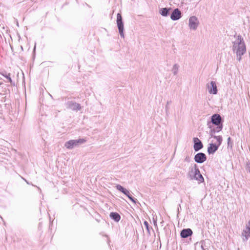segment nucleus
<instances>
[{
	"label": "nucleus",
	"instance_id": "16",
	"mask_svg": "<svg viewBox=\"0 0 250 250\" xmlns=\"http://www.w3.org/2000/svg\"><path fill=\"white\" fill-rule=\"evenodd\" d=\"M125 195H126L128 198L132 201L133 203H136L135 199L131 196L129 191L127 189H125L124 192H123Z\"/></svg>",
	"mask_w": 250,
	"mask_h": 250
},
{
	"label": "nucleus",
	"instance_id": "13",
	"mask_svg": "<svg viewBox=\"0 0 250 250\" xmlns=\"http://www.w3.org/2000/svg\"><path fill=\"white\" fill-rule=\"evenodd\" d=\"M110 217L116 222H118L120 219V215L117 212H111Z\"/></svg>",
	"mask_w": 250,
	"mask_h": 250
},
{
	"label": "nucleus",
	"instance_id": "19",
	"mask_svg": "<svg viewBox=\"0 0 250 250\" xmlns=\"http://www.w3.org/2000/svg\"><path fill=\"white\" fill-rule=\"evenodd\" d=\"M116 188H117V189H118L119 190L121 191L122 192H123L125 190V188H123L122 186H121L120 185H118L116 186Z\"/></svg>",
	"mask_w": 250,
	"mask_h": 250
},
{
	"label": "nucleus",
	"instance_id": "23",
	"mask_svg": "<svg viewBox=\"0 0 250 250\" xmlns=\"http://www.w3.org/2000/svg\"><path fill=\"white\" fill-rule=\"evenodd\" d=\"M219 128H220V129H222V126L220 127Z\"/></svg>",
	"mask_w": 250,
	"mask_h": 250
},
{
	"label": "nucleus",
	"instance_id": "2",
	"mask_svg": "<svg viewBox=\"0 0 250 250\" xmlns=\"http://www.w3.org/2000/svg\"><path fill=\"white\" fill-rule=\"evenodd\" d=\"M86 142L84 139H80L77 140H72L67 142L65 144V146L68 149L72 148L74 146L83 144Z\"/></svg>",
	"mask_w": 250,
	"mask_h": 250
},
{
	"label": "nucleus",
	"instance_id": "7",
	"mask_svg": "<svg viewBox=\"0 0 250 250\" xmlns=\"http://www.w3.org/2000/svg\"><path fill=\"white\" fill-rule=\"evenodd\" d=\"M221 122V117L220 115L215 114L211 117V122L216 125H218Z\"/></svg>",
	"mask_w": 250,
	"mask_h": 250
},
{
	"label": "nucleus",
	"instance_id": "8",
	"mask_svg": "<svg viewBox=\"0 0 250 250\" xmlns=\"http://www.w3.org/2000/svg\"><path fill=\"white\" fill-rule=\"evenodd\" d=\"M181 17V13L180 11L178 9H175L173 11L171 15V19L172 20L175 21L179 19Z\"/></svg>",
	"mask_w": 250,
	"mask_h": 250
},
{
	"label": "nucleus",
	"instance_id": "6",
	"mask_svg": "<svg viewBox=\"0 0 250 250\" xmlns=\"http://www.w3.org/2000/svg\"><path fill=\"white\" fill-rule=\"evenodd\" d=\"M206 156L203 153H198L195 155L194 159L198 163H202L206 160Z\"/></svg>",
	"mask_w": 250,
	"mask_h": 250
},
{
	"label": "nucleus",
	"instance_id": "9",
	"mask_svg": "<svg viewBox=\"0 0 250 250\" xmlns=\"http://www.w3.org/2000/svg\"><path fill=\"white\" fill-rule=\"evenodd\" d=\"M210 84L211 86L208 87L209 92L210 94H216L217 92V89L215 83L214 82L211 81Z\"/></svg>",
	"mask_w": 250,
	"mask_h": 250
},
{
	"label": "nucleus",
	"instance_id": "12",
	"mask_svg": "<svg viewBox=\"0 0 250 250\" xmlns=\"http://www.w3.org/2000/svg\"><path fill=\"white\" fill-rule=\"evenodd\" d=\"M218 146L213 144H210L208 148V151L209 154H212L215 152L218 149Z\"/></svg>",
	"mask_w": 250,
	"mask_h": 250
},
{
	"label": "nucleus",
	"instance_id": "15",
	"mask_svg": "<svg viewBox=\"0 0 250 250\" xmlns=\"http://www.w3.org/2000/svg\"><path fill=\"white\" fill-rule=\"evenodd\" d=\"M203 147V145L201 142H200L198 143H195L194 144V149L196 151H197L202 148Z\"/></svg>",
	"mask_w": 250,
	"mask_h": 250
},
{
	"label": "nucleus",
	"instance_id": "18",
	"mask_svg": "<svg viewBox=\"0 0 250 250\" xmlns=\"http://www.w3.org/2000/svg\"><path fill=\"white\" fill-rule=\"evenodd\" d=\"M214 138H215L218 143V146H219L222 141V137L220 136H214Z\"/></svg>",
	"mask_w": 250,
	"mask_h": 250
},
{
	"label": "nucleus",
	"instance_id": "3",
	"mask_svg": "<svg viewBox=\"0 0 250 250\" xmlns=\"http://www.w3.org/2000/svg\"><path fill=\"white\" fill-rule=\"evenodd\" d=\"M190 172L194 174V178L196 180L199 182H202L204 181V178L201 174L200 170L196 166L193 168L191 169Z\"/></svg>",
	"mask_w": 250,
	"mask_h": 250
},
{
	"label": "nucleus",
	"instance_id": "22",
	"mask_svg": "<svg viewBox=\"0 0 250 250\" xmlns=\"http://www.w3.org/2000/svg\"><path fill=\"white\" fill-rule=\"evenodd\" d=\"M144 224H145V225L147 228L148 227V223H147L146 221H145V222H144Z\"/></svg>",
	"mask_w": 250,
	"mask_h": 250
},
{
	"label": "nucleus",
	"instance_id": "1",
	"mask_svg": "<svg viewBox=\"0 0 250 250\" xmlns=\"http://www.w3.org/2000/svg\"><path fill=\"white\" fill-rule=\"evenodd\" d=\"M233 51L236 54L238 60H240L241 56L246 52V46L243 39L239 36L234 42L233 46Z\"/></svg>",
	"mask_w": 250,
	"mask_h": 250
},
{
	"label": "nucleus",
	"instance_id": "4",
	"mask_svg": "<svg viewBox=\"0 0 250 250\" xmlns=\"http://www.w3.org/2000/svg\"><path fill=\"white\" fill-rule=\"evenodd\" d=\"M117 23L119 29V33L122 37H124V24L122 22V18L121 14L120 13L117 15Z\"/></svg>",
	"mask_w": 250,
	"mask_h": 250
},
{
	"label": "nucleus",
	"instance_id": "10",
	"mask_svg": "<svg viewBox=\"0 0 250 250\" xmlns=\"http://www.w3.org/2000/svg\"><path fill=\"white\" fill-rule=\"evenodd\" d=\"M192 233V231L190 229H184L181 232V236L183 238H187L190 236Z\"/></svg>",
	"mask_w": 250,
	"mask_h": 250
},
{
	"label": "nucleus",
	"instance_id": "11",
	"mask_svg": "<svg viewBox=\"0 0 250 250\" xmlns=\"http://www.w3.org/2000/svg\"><path fill=\"white\" fill-rule=\"evenodd\" d=\"M242 235L248 239L250 236V220L249 221L248 225L247 226L246 229L242 232Z\"/></svg>",
	"mask_w": 250,
	"mask_h": 250
},
{
	"label": "nucleus",
	"instance_id": "5",
	"mask_svg": "<svg viewBox=\"0 0 250 250\" xmlns=\"http://www.w3.org/2000/svg\"><path fill=\"white\" fill-rule=\"evenodd\" d=\"M198 25L197 18L195 16H192L189 20V26L190 28L195 29Z\"/></svg>",
	"mask_w": 250,
	"mask_h": 250
},
{
	"label": "nucleus",
	"instance_id": "21",
	"mask_svg": "<svg viewBox=\"0 0 250 250\" xmlns=\"http://www.w3.org/2000/svg\"><path fill=\"white\" fill-rule=\"evenodd\" d=\"M193 140L194 144H195V143H198L200 142H201V141L197 137L194 138Z\"/></svg>",
	"mask_w": 250,
	"mask_h": 250
},
{
	"label": "nucleus",
	"instance_id": "20",
	"mask_svg": "<svg viewBox=\"0 0 250 250\" xmlns=\"http://www.w3.org/2000/svg\"><path fill=\"white\" fill-rule=\"evenodd\" d=\"M3 76H4L5 78H6L9 80V81L10 83H11V82H12V80H11V77H10L11 75H10V73L8 74L7 75H3Z\"/></svg>",
	"mask_w": 250,
	"mask_h": 250
},
{
	"label": "nucleus",
	"instance_id": "14",
	"mask_svg": "<svg viewBox=\"0 0 250 250\" xmlns=\"http://www.w3.org/2000/svg\"><path fill=\"white\" fill-rule=\"evenodd\" d=\"M70 106L73 110H80L81 109L80 104L76 103H70Z\"/></svg>",
	"mask_w": 250,
	"mask_h": 250
},
{
	"label": "nucleus",
	"instance_id": "17",
	"mask_svg": "<svg viewBox=\"0 0 250 250\" xmlns=\"http://www.w3.org/2000/svg\"><path fill=\"white\" fill-rule=\"evenodd\" d=\"M168 13V9L166 8H162L161 10V14L164 16H166Z\"/></svg>",
	"mask_w": 250,
	"mask_h": 250
}]
</instances>
